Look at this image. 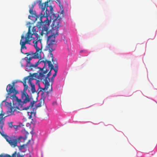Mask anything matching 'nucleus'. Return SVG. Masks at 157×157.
<instances>
[{"mask_svg": "<svg viewBox=\"0 0 157 157\" xmlns=\"http://www.w3.org/2000/svg\"><path fill=\"white\" fill-rule=\"evenodd\" d=\"M29 12L33 16L36 15L35 11V10H33V9L34 7L33 4H31V5H29Z\"/></svg>", "mask_w": 157, "mask_h": 157, "instance_id": "obj_12", "label": "nucleus"}, {"mask_svg": "<svg viewBox=\"0 0 157 157\" xmlns=\"http://www.w3.org/2000/svg\"><path fill=\"white\" fill-rule=\"evenodd\" d=\"M43 83L44 84L45 87L44 88H41L40 87V88L41 89V90L42 92V93L41 94V95L42 96L45 98L46 97L48 94H49L52 92V85L51 84V88L49 89V90L46 92V94L44 93V90H47L48 88L50 86L49 82H48V81L46 80V81H44Z\"/></svg>", "mask_w": 157, "mask_h": 157, "instance_id": "obj_8", "label": "nucleus"}, {"mask_svg": "<svg viewBox=\"0 0 157 157\" xmlns=\"http://www.w3.org/2000/svg\"><path fill=\"white\" fill-rule=\"evenodd\" d=\"M15 83L13 82L12 83V85L10 84H8L6 87V90L8 93V94H9L13 93V95L10 97L11 98L16 99V103H17V105L16 106L17 109L20 110H27L29 108H31L33 106L35 103V101L33 100L30 101V103L29 105L26 107H24L22 106V105L26 104L27 103H24V100L22 99L23 101H22L20 99H19L16 96V95L18 93L17 91L16 90L14 87V84Z\"/></svg>", "mask_w": 157, "mask_h": 157, "instance_id": "obj_3", "label": "nucleus"}, {"mask_svg": "<svg viewBox=\"0 0 157 157\" xmlns=\"http://www.w3.org/2000/svg\"><path fill=\"white\" fill-rule=\"evenodd\" d=\"M52 58V61L53 62V64L54 65H55V67L54 68H56V69H57V70H58V65L57 63V62L56 60V59H54V57H53V56H52V57H51Z\"/></svg>", "mask_w": 157, "mask_h": 157, "instance_id": "obj_13", "label": "nucleus"}, {"mask_svg": "<svg viewBox=\"0 0 157 157\" xmlns=\"http://www.w3.org/2000/svg\"><path fill=\"white\" fill-rule=\"evenodd\" d=\"M36 84L38 85L39 86V88L36 91V92L37 93V94H38L40 91H42L41 89L40 88V84L38 83V82H37Z\"/></svg>", "mask_w": 157, "mask_h": 157, "instance_id": "obj_19", "label": "nucleus"}, {"mask_svg": "<svg viewBox=\"0 0 157 157\" xmlns=\"http://www.w3.org/2000/svg\"><path fill=\"white\" fill-rule=\"evenodd\" d=\"M47 44H48L46 47V49L48 50L51 57H52L53 55L52 52L55 49V48L54 46V44L55 43H47Z\"/></svg>", "mask_w": 157, "mask_h": 157, "instance_id": "obj_9", "label": "nucleus"}, {"mask_svg": "<svg viewBox=\"0 0 157 157\" xmlns=\"http://www.w3.org/2000/svg\"><path fill=\"white\" fill-rule=\"evenodd\" d=\"M39 7L41 9V12L40 19V25L39 29H40L42 26L40 34L41 36L44 34L47 36L50 31L49 27L51 21L48 19V17H51L54 14L53 8L51 6H48V1L42 3L41 1L40 2Z\"/></svg>", "mask_w": 157, "mask_h": 157, "instance_id": "obj_2", "label": "nucleus"}, {"mask_svg": "<svg viewBox=\"0 0 157 157\" xmlns=\"http://www.w3.org/2000/svg\"><path fill=\"white\" fill-rule=\"evenodd\" d=\"M38 74L37 73H34L31 75L30 76L25 77L23 81H20V82L22 83L25 87L23 91L22 92L21 94V98L24 100V103L29 102L31 101V98H29V96L26 91L28 88V86L26 84L27 80H29V78H31L34 79H36V78H38Z\"/></svg>", "mask_w": 157, "mask_h": 157, "instance_id": "obj_4", "label": "nucleus"}, {"mask_svg": "<svg viewBox=\"0 0 157 157\" xmlns=\"http://www.w3.org/2000/svg\"><path fill=\"white\" fill-rule=\"evenodd\" d=\"M0 133L6 140L10 145L13 147H15L17 146L18 143L21 142V140L24 139L22 136L17 137L15 136H9L4 134L3 131L1 130Z\"/></svg>", "mask_w": 157, "mask_h": 157, "instance_id": "obj_6", "label": "nucleus"}, {"mask_svg": "<svg viewBox=\"0 0 157 157\" xmlns=\"http://www.w3.org/2000/svg\"><path fill=\"white\" fill-rule=\"evenodd\" d=\"M31 90L32 93L33 94L36 92V90L35 87H32L31 88Z\"/></svg>", "mask_w": 157, "mask_h": 157, "instance_id": "obj_22", "label": "nucleus"}, {"mask_svg": "<svg viewBox=\"0 0 157 157\" xmlns=\"http://www.w3.org/2000/svg\"><path fill=\"white\" fill-rule=\"evenodd\" d=\"M44 103V99H41L39 101V102L36 105V108H38L39 107H40L42 106V104H43Z\"/></svg>", "mask_w": 157, "mask_h": 157, "instance_id": "obj_14", "label": "nucleus"}, {"mask_svg": "<svg viewBox=\"0 0 157 157\" xmlns=\"http://www.w3.org/2000/svg\"><path fill=\"white\" fill-rule=\"evenodd\" d=\"M33 80V79L31 78H29L28 82L31 88L35 87V85L32 82V81Z\"/></svg>", "mask_w": 157, "mask_h": 157, "instance_id": "obj_18", "label": "nucleus"}, {"mask_svg": "<svg viewBox=\"0 0 157 157\" xmlns=\"http://www.w3.org/2000/svg\"><path fill=\"white\" fill-rule=\"evenodd\" d=\"M27 113L28 115H29V119H31L32 118V116L33 115L34 116H35L36 114V113L34 112H33L31 111L30 112H27Z\"/></svg>", "mask_w": 157, "mask_h": 157, "instance_id": "obj_17", "label": "nucleus"}, {"mask_svg": "<svg viewBox=\"0 0 157 157\" xmlns=\"http://www.w3.org/2000/svg\"><path fill=\"white\" fill-rule=\"evenodd\" d=\"M13 123V122H11L9 123L8 124H9V127L10 128H13V125H12Z\"/></svg>", "mask_w": 157, "mask_h": 157, "instance_id": "obj_24", "label": "nucleus"}, {"mask_svg": "<svg viewBox=\"0 0 157 157\" xmlns=\"http://www.w3.org/2000/svg\"><path fill=\"white\" fill-rule=\"evenodd\" d=\"M17 126L14 125H13V127L14 129H16L17 127Z\"/></svg>", "mask_w": 157, "mask_h": 157, "instance_id": "obj_25", "label": "nucleus"}, {"mask_svg": "<svg viewBox=\"0 0 157 157\" xmlns=\"http://www.w3.org/2000/svg\"><path fill=\"white\" fill-rule=\"evenodd\" d=\"M15 109L14 107H11L9 109L10 112H13L15 110Z\"/></svg>", "mask_w": 157, "mask_h": 157, "instance_id": "obj_20", "label": "nucleus"}, {"mask_svg": "<svg viewBox=\"0 0 157 157\" xmlns=\"http://www.w3.org/2000/svg\"><path fill=\"white\" fill-rule=\"evenodd\" d=\"M51 71L50 69V71H49L48 73L47 74V76L45 77V79L44 80V81H46V80H47L48 82H49L50 79L48 77L52 75Z\"/></svg>", "mask_w": 157, "mask_h": 157, "instance_id": "obj_15", "label": "nucleus"}, {"mask_svg": "<svg viewBox=\"0 0 157 157\" xmlns=\"http://www.w3.org/2000/svg\"><path fill=\"white\" fill-rule=\"evenodd\" d=\"M0 157H10V156H9V155L8 154H1L0 155Z\"/></svg>", "mask_w": 157, "mask_h": 157, "instance_id": "obj_21", "label": "nucleus"}, {"mask_svg": "<svg viewBox=\"0 0 157 157\" xmlns=\"http://www.w3.org/2000/svg\"><path fill=\"white\" fill-rule=\"evenodd\" d=\"M17 155V152L15 151L12 155V156L9 155L10 157H16Z\"/></svg>", "mask_w": 157, "mask_h": 157, "instance_id": "obj_23", "label": "nucleus"}, {"mask_svg": "<svg viewBox=\"0 0 157 157\" xmlns=\"http://www.w3.org/2000/svg\"><path fill=\"white\" fill-rule=\"evenodd\" d=\"M40 55H33L32 57H25V59L26 62V69L29 70H33V68H36L38 64L40 63V61L39 60L36 62L35 64L32 63L30 61L33 58L36 59L39 58L40 57Z\"/></svg>", "mask_w": 157, "mask_h": 157, "instance_id": "obj_7", "label": "nucleus"}, {"mask_svg": "<svg viewBox=\"0 0 157 157\" xmlns=\"http://www.w3.org/2000/svg\"><path fill=\"white\" fill-rule=\"evenodd\" d=\"M40 63L41 62H43L44 63V67L45 66L46 64H48V67L49 68H50V69L51 70V71H52V70H54V66H53V64H52V62L50 61H48L47 60H42L41 61H40Z\"/></svg>", "mask_w": 157, "mask_h": 157, "instance_id": "obj_11", "label": "nucleus"}, {"mask_svg": "<svg viewBox=\"0 0 157 157\" xmlns=\"http://www.w3.org/2000/svg\"><path fill=\"white\" fill-rule=\"evenodd\" d=\"M13 104H14V103H13L14 101H13Z\"/></svg>", "mask_w": 157, "mask_h": 157, "instance_id": "obj_28", "label": "nucleus"}, {"mask_svg": "<svg viewBox=\"0 0 157 157\" xmlns=\"http://www.w3.org/2000/svg\"><path fill=\"white\" fill-rule=\"evenodd\" d=\"M44 68V67L42 69L40 68V69H41V71L43 72L39 73L38 78L39 79H43V81L45 78V74H47L48 71V70L47 69H46L45 71H43Z\"/></svg>", "mask_w": 157, "mask_h": 157, "instance_id": "obj_10", "label": "nucleus"}, {"mask_svg": "<svg viewBox=\"0 0 157 157\" xmlns=\"http://www.w3.org/2000/svg\"><path fill=\"white\" fill-rule=\"evenodd\" d=\"M61 20L57 18L54 20L52 23V34L48 36L47 43H55V36L58 34V29L60 26Z\"/></svg>", "mask_w": 157, "mask_h": 157, "instance_id": "obj_5", "label": "nucleus"}, {"mask_svg": "<svg viewBox=\"0 0 157 157\" xmlns=\"http://www.w3.org/2000/svg\"><path fill=\"white\" fill-rule=\"evenodd\" d=\"M36 31V26H29L28 30L25 36L22 34L20 41L21 52L27 56L40 55L41 50L37 46L38 42L40 41L39 35Z\"/></svg>", "mask_w": 157, "mask_h": 157, "instance_id": "obj_1", "label": "nucleus"}, {"mask_svg": "<svg viewBox=\"0 0 157 157\" xmlns=\"http://www.w3.org/2000/svg\"><path fill=\"white\" fill-rule=\"evenodd\" d=\"M19 157H24V155H19Z\"/></svg>", "mask_w": 157, "mask_h": 157, "instance_id": "obj_26", "label": "nucleus"}, {"mask_svg": "<svg viewBox=\"0 0 157 157\" xmlns=\"http://www.w3.org/2000/svg\"><path fill=\"white\" fill-rule=\"evenodd\" d=\"M54 70L55 71V73L53 75V76H52L51 79V81L52 82H53L54 79L55 77L56 76L58 71L57 70V69H56V68H54Z\"/></svg>", "mask_w": 157, "mask_h": 157, "instance_id": "obj_16", "label": "nucleus"}, {"mask_svg": "<svg viewBox=\"0 0 157 157\" xmlns=\"http://www.w3.org/2000/svg\"><path fill=\"white\" fill-rule=\"evenodd\" d=\"M23 146H24V145L21 146V147H22Z\"/></svg>", "mask_w": 157, "mask_h": 157, "instance_id": "obj_27", "label": "nucleus"}]
</instances>
